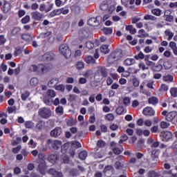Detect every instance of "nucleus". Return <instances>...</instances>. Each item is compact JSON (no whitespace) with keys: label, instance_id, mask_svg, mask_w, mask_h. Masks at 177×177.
<instances>
[{"label":"nucleus","instance_id":"obj_12","mask_svg":"<svg viewBox=\"0 0 177 177\" xmlns=\"http://www.w3.org/2000/svg\"><path fill=\"white\" fill-rule=\"evenodd\" d=\"M174 33L171 32V30L167 29L165 31V35L164 37L168 40V41H171L172 39V38H174Z\"/></svg>","mask_w":177,"mask_h":177},{"label":"nucleus","instance_id":"obj_1","mask_svg":"<svg viewBox=\"0 0 177 177\" xmlns=\"http://www.w3.org/2000/svg\"><path fill=\"white\" fill-rule=\"evenodd\" d=\"M46 145H47L48 146L51 145V147L53 148L54 150H59L61 147V151L64 154L66 153V150H67L66 145H64L62 146V142L60 141V140H51V139H48L46 142Z\"/></svg>","mask_w":177,"mask_h":177},{"label":"nucleus","instance_id":"obj_48","mask_svg":"<svg viewBox=\"0 0 177 177\" xmlns=\"http://www.w3.org/2000/svg\"><path fill=\"white\" fill-rule=\"evenodd\" d=\"M123 104L128 106L130 105L131 104V98L128 97H125L123 98Z\"/></svg>","mask_w":177,"mask_h":177},{"label":"nucleus","instance_id":"obj_34","mask_svg":"<svg viewBox=\"0 0 177 177\" xmlns=\"http://www.w3.org/2000/svg\"><path fill=\"white\" fill-rule=\"evenodd\" d=\"M169 10H166L165 12V16L166 17L165 20H166V21L171 22L172 20H174V16L169 15Z\"/></svg>","mask_w":177,"mask_h":177},{"label":"nucleus","instance_id":"obj_39","mask_svg":"<svg viewBox=\"0 0 177 177\" xmlns=\"http://www.w3.org/2000/svg\"><path fill=\"white\" fill-rule=\"evenodd\" d=\"M115 112L118 115H123V113L126 112V109L123 106H119L116 109Z\"/></svg>","mask_w":177,"mask_h":177},{"label":"nucleus","instance_id":"obj_47","mask_svg":"<svg viewBox=\"0 0 177 177\" xmlns=\"http://www.w3.org/2000/svg\"><path fill=\"white\" fill-rule=\"evenodd\" d=\"M25 127L29 129H31L34 127V123L31 121H27L25 123Z\"/></svg>","mask_w":177,"mask_h":177},{"label":"nucleus","instance_id":"obj_61","mask_svg":"<svg viewBox=\"0 0 177 177\" xmlns=\"http://www.w3.org/2000/svg\"><path fill=\"white\" fill-rule=\"evenodd\" d=\"M76 124L75 120L73 119H70L67 122V126L68 127H73Z\"/></svg>","mask_w":177,"mask_h":177},{"label":"nucleus","instance_id":"obj_4","mask_svg":"<svg viewBox=\"0 0 177 177\" xmlns=\"http://www.w3.org/2000/svg\"><path fill=\"white\" fill-rule=\"evenodd\" d=\"M59 52L63 55L65 58L68 59L71 57V50H70L68 46L66 44H62L59 46Z\"/></svg>","mask_w":177,"mask_h":177},{"label":"nucleus","instance_id":"obj_10","mask_svg":"<svg viewBox=\"0 0 177 177\" xmlns=\"http://www.w3.org/2000/svg\"><path fill=\"white\" fill-rule=\"evenodd\" d=\"M176 116H177V113L176 111H171L168 113V114H167V115L165 116V120L169 122H171L172 121H174L175 117Z\"/></svg>","mask_w":177,"mask_h":177},{"label":"nucleus","instance_id":"obj_35","mask_svg":"<svg viewBox=\"0 0 177 177\" xmlns=\"http://www.w3.org/2000/svg\"><path fill=\"white\" fill-rule=\"evenodd\" d=\"M22 39L25 40L26 42H30L32 40V37L28 34H23L21 35Z\"/></svg>","mask_w":177,"mask_h":177},{"label":"nucleus","instance_id":"obj_62","mask_svg":"<svg viewBox=\"0 0 177 177\" xmlns=\"http://www.w3.org/2000/svg\"><path fill=\"white\" fill-rule=\"evenodd\" d=\"M44 127V122L43 121L39 122L37 125H36V129H42Z\"/></svg>","mask_w":177,"mask_h":177},{"label":"nucleus","instance_id":"obj_45","mask_svg":"<svg viewBox=\"0 0 177 177\" xmlns=\"http://www.w3.org/2000/svg\"><path fill=\"white\" fill-rule=\"evenodd\" d=\"M21 32V28H14L11 32V35L12 36H17L19 32Z\"/></svg>","mask_w":177,"mask_h":177},{"label":"nucleus","instance_id":"obj_30","mask_svg":"<svg viewBox=\"0 0 177 177\" xmlns=\"http://www.w3.org/2000/svg\"><path fill=\"white\" fill-rule=\"evenodd\" d=\"M100 50L104 55H106L110 52L108 45H102L101 48H100Z\"/></svg>","mask_w":177,"mask_h":177},{"label":"nucleus","instance_id":"obj_41","mask_svg":"<svg viewBox=\"0 0 177 177\" xmlns=\"http://www.w3.org/2000/svg\"><path fill=\"white\" fill-rule=\"evenodd\" d=\"M102 32L106 35H111L113 34V28H104L102 29Z\"/></svg>","mask_w":177,"mask_h":177},{"label":"nucleus","instance_id":"obj_23","mask_svg":"<svg viewBox=\"0 0 177 177\" xmlns=\"http://www.w3.org/2000/svg\"><path fill=\"white\" fill-rule=\"evenodd\" d=\"M136 63V59L133 58H127L124 60V65L127 66H129Z\"/></svg>","mask_w":177,"mask_h":177},{"label":"nucleus","instance_id":"obj_42","mask_svg":"<svg viewBox=\"0 0 177 177\" xmlns=\"http://www.w3.org/2000/svg\"><path fill=\"white\" fill-rule=\"evenodd\" d=\"M87 156L88 153H86V151H83L79 153V158L82 160H85Z\"/></svg>","mask_w":177,"mask_h":177},{"label":"nucleus","instance_id":"obj_37","mask_svg":"<svg viewBox=\"0 0 177 177\" xmlns=\"http://www.w3.org/2000/svg\"><path fill=\"white\" fill-rule=\"evenodd\" d=\"M61 162L64 164H68L69 162V158L67 155H62L61 156Z\"/></svg>","mask_w":177,"mask_h":177},{"label":"nucleus","instance_id":"obj_3","mask_svg":"<svg viewBox=\"0 0 177 177\" xmlns=\"http://www.w3.org/2000/svg\"><path fill=\"white\" fill-rule=\"evenodd\" d=\"M121 57H122V52H121V50L113 51L111 55L109 56L108 62H109V64H113V62L120 60Z\"/></svg>","mask_w":177,"mask_h":177},{"label":"nucleus","instance_id":"obj_8","mask_svg":"<svg viewBox=\"0 0 177 177\" xmlns=\"http://www.w3.org/2000/svg\"><path fill=\"white\" fill-rule=\"evenodd\" d=\"M102 21V17L97 16L96 18H90L88 21H87V25L90 26L96 27L99 25L100 22Z\"/></svg>","mask_w":177,"mask_h":177},{"label":"nucleus","instance_id":"obj_20","mask_svg":"<svg viewBox=\"0 0 177 177\" xmlns=\"http://www.w3.org/2000/svg\"><path fill=\"white\" fill-rule=\"evenodd\" d=\"M59 82V79L57 77H53L48 82V87H54Z\"/></svg>","mask_w":177,"mask_h":177},{"label":"nucleus","instance_id":"obj_15","mask_svg":"<svg viewBox=\"0 0 177 177\" xmlns=\"http://www.w3.org/2000/svg\"><path fill=\"white\" fill-rule=\"evenodd\" d=\"M79 37L80 41H83L88 37V32L86 30H80Z\"/></svg>","mask_w":177,"mask_h":177},{"label":"nucleus","instance_id":"obj_49","mask_svg":"<svg viewBox=\"0 0 177 177\" xmlns=\"http://www.w3.org/2000/svg\"><path fill=\"white\" fill-rule=\"evenodd\" d=\"M170 94H171L173 97H177V88H170Z\"/></svg>","mask_w":177,"mask_h":177},{"label":"nucleus","instance_id":"obj_27","mask_svg":"<svg viewBox=\"0 0 177 177\" xmlns=\"http://www.w3.org/2000/svg\"><path fill=\"white\" fill-rule=\"evenodd\" d=\"M125 30L130 32L131 35H135L137 32L136 28H133L132 25H127L125 26Z\"/></svg>","mask_w":177,"mask_h":177},{"label":"nucleus","instance_id":"obj_51","mask_svg":"<svg viewBox=\"0 0 177 177\" xmlns=\"http://www.w3.org/2000/svg\"><path fill=\"white\" fill-rule=\"evenodd\" d=\"M115 9L116 8H115V6L113 4L110 5L107 9L109 14L112 15Z\"/></svg>","mask_w":177,"mask_h":177},{"label":"nucleus","instance_id":"obj_38","mask_svg":"<svg viewBox=\"0 0 177 177\" xmlns=\"http://www.w3.org/2000/svg\"><path fill=\"white\" fill-rule=\"evenodd\" d=\"M170 125L171 124L165 121H162L160 123V128H162V129H167L168 127H169Z\"/></svg>","mask_w":177,"mask_h":177},{"label":"nucleus","instance_id":"obj_58","mask_svg":"<svg viewBox=\"0 0 177 177\" xmlns=\"http://www.w3.org/2000/svg\"><path fill=\"white\" fill-rule=\"evenodd\" d=\"M115 118V116L113 113H108L106 115V119L109 121H113Z\"/></svg>","mask_w":177,"mask_h":177},{"label":"nucleus","instance_id":"obj_36","mask_svg":"<svg viewBox=\"0 0 177 177\" xmlns=\"http://www.w3.org/2000/svg\"><path fill=\"white\" fill-rule=\"evenodd\" d=\"M44 55H46V57H47L48 61H53L55 58V55L53 53H46Z\"/></svg>","mask_w":177,"mask_h":177},{"label":"nucleus","instance_id":"obj_63","mask_svg":"<svg viewBox=\"0 0 177 177\" xmlns=\"http://www.w3.org/2000/svg\"><path fill=\"white\" fill-rule=\"evenodd\" d=\"M51 35V32L48 31L47 32H44V33H41V37L42 38H46L48 37Z\"/></svg>","mask_w":177,"mask_h":177},{"label":"nucleus","instance_id":"obj_26","mask_svg":"<svg viewBox=\"0 0 177 177\" xmlns=\"http://www.w3.org/2000/svg\"><path fill=\"white\" fill-rule=\"evenodd\" d=\"M136 0H121V3L125 8H127L129 5H133Z\"/></svg>","mask_w":177,"mask_h":177},{"label":"nucleus","instance_id":"obj_44","mask_svg":"<svg viewBox=\"0 0 177 177\" xmlns=\"http://www.w3.org/2000/svg\"><path fill=\"white\" fill-rule=\"evenodd\" d=\"M21 142V138H19V137H17L15 138V140H13L12 141V145L13 147H15L16 145L20 144Z\"/></svg>","mask_w":177,"mask_h":177},{"label":"nucleus","instance_id":"obj_16","mask_svg":"<svg viewBox=\"0 0 177 177\" xmlns=\"http://www.w3.org/2000/svg\"><path fill=\"white\" fill-rule=\"evenodd\" d=\"M32 17L33 19L36 21H40L41 19H43V15L39 12H35L31 13Z\"/></svg>","mask_w":177,"mask_h":177},{"label":"nucleus","instance_id":"obj_59","mask_svg":"<svg viewBox=\"0 0 177 177\" xmlns=\"http://www.w3.org/2000/svg\"><path fill=\"white\" fill-rule=\"evenodd\" d=\"M104 172L107 173V172H113V167L111 165H108L104 168Z\"/></svg>","mask_w":177,"mask_h":177},{"label":"nucleus","instance_id":"obj_29","mask_svg":"<svg viewBox=\"0 0 177 177\" xmlns=\"http://www.w3.org/2000/svg\"><path fill=\"white\" fill-rule=\"evenodd\" d=\"M75 67H76L77 71H82L83 68H84V63L82 61L77 62L75 64Z\"/></svg>","mask_w":177,"mask_h":177},{"label":"nucleus","instance_id":"obj_14","mask_svg":"<svg viewBox=\"0 0 177 177\" xmlns=\"http://www.w3.org/2000/svg\"><path fill=\"white\" fill-rule=\"evenodd\" d=\"M48 174L52 175L53 177H63V174L62 172L55 170L54 169H50L48 170Z\"/></svg>","mask_w":177,"mask_h":177},{"label":"nucleus","instance_id":"obj_56","mask_svg":"<svg viewBox=\"0 0 177 177\" xmlns=\"http://www.w3.org/2000/svg\"><path fill=\"white\" fill-rule=\"evenodd\" d=\"M109 6H110V5H109L106 3H102L101 4V6H100V8H101V10L104 11V10H106L109 8Z\"/></svg>","mask_w":177,"mask_h":177},{"label":"nucleus","instance_id":"obj_31","mask_svg":"<svg viewBox=\"0 0 177 177\" xmlns=\"http://www.w3.org/2000/svg\"><path fill=\"white\" fill-rule=\"evenodd\" d=\"M151 12H152V14L154 16L160 17L162 15V10H161L159 8H153V9H152V10H151Z\"/></svg>","mask_w":177,"mask_h":177},{"label":"nucleus","instance_id":"obj_11","mask_svg":"<svg viewBox=\"0 0 177 177\" xmlns=\"http://www.w3.org/2000/svg\"><path fill=\"white\" fill-rule=\"evenodd\" d=\"M62 134V128L57 127L53 129L50 132V136L53 138H57Z\"/></svg>","mask_w":177,"mask_h":177},{"label":"nucleus","instance_id":"obj_2","mask_svg":"<svg viewBox=\"0 0 177 177\" xmlns=\"http://www.w3.org/2000/svg\"><path fill=\"white\" fill-rule=\"evenodd\" d=\"M30 71L37 73L38 75H43L49 71V68H48V66L44 64H39L37 66L31 65L30 66Z\"/></svg>","mask_w":177,"mask_h":177},{"label":"nucleus","instance_id":"obj_55","mask_svg":"<svg viewBox=\"0 0 177 177\" xmlns=\"http://www.w3.org/2000/svg\"><path fill=\"white\" fill-rule=\"evenodd\" d=\"M29 96H30V92L29 91H26V92L22 93L21 99H22V100L25 101L26 100H27V98Z\"/></svg>","mask_w":177,"mask_h":177},{"label":"nucleus","instance_id":"obj_33","mask_svg":"<svg viewBox=\"0 0 177 177\" xmlns=\"http://www.w3.org/2000/svg\"><path fill=\"white\" fill-rule=\"evenodd\" d=\"M46 95L48 97H51V98L56 97V93L53 89L48 90L47 92L46 93Z\"/></svg>","mask_w":177,"mask_h":177},{"label":"nucleus","instance_id":"obj_60","mask_svg":"<svg viewBox=\"0 0 177 177\" xmlns=\"http://www.w3.org/2000/svg\"><path fill=\"white\" fill-rule=\"evenodd\" d=\"M55 90L64 92L65 91V86L63 84H59L55 86Z\"/></svg>","mask_w":177,"mask_h":177},{"label":"nucleus","instance_id":"obj_17","mask_svg":"<svg viewBox=\"0 0 177 177\" xmlns=\"http://www.w3.org/2000/svg\"><path fill=\"white\" fill-rule=\"evenodd\" d=\"M84 61H85V62L87 64H95V60L94 59V57H93L91 55H87L86 56V57L84 59Z\"/></svg>","mask_w":177,"mask_h":177},{"label":"nucleus","instance_id":"obj_22","mask_svg":"<svg viewBox=\"0 0 177 177\" xmlns=\"http://www.w3.org/2000/svg\"><path fill=\"white\" fill-rule=\"evenodd\" d=\"M39 169H40L41 174H45V171L46 170V164L44 160H42L41 163L39 165Z\"/></svg>","mask_w":177,"mask_h":177},{"label":"nucleus","instance_id":"obj_28","mask_svg":"<svg viewBox=\"0 0 177 177\" xmlns=\"http://www.w3.org/2000/svg\"><path fill=\"white\" fill-rule=\"evenodd\" d=\"M158 98L157 97L152 96L149 99H148V104H158Z\"/></svg>","mask_w":177,"mask_h":177},{"label":"nucleus","instance_id":"obj_18","mask_svg":"<svg viewBox=\"0 0 177 177\" xmlns=\"http://www.w3.org/2000/svg\"><path fill=\"white\" fill-rule=\"evenodd\" d=\"M48 160L50 161V162H51V164L54 165V164L57 163V162H59V158H57V155L51 154V155L48 156Z\"/></svg>","mask_w":177,"mask_h":177},{"label":"nucleus","instance_id":"obj_52","mask_svg":"<svg viewBox=\"0 0 177 177\" xmlns=\"http://www.w3.org/2000/svg\"><path fill=\"white\" fill-rule=\"evenodd\" d=\"M30 15H26L25 17L22 18L21 22L24 24H27L28 22H30Z\"/></svg>","mask_w":177,"mask_h":177},{"label":"nucleus","instance_id":"obj_25","mask_svg":"<svg viewBox=\"0 0 177 177\" xmlns=\"http://www.w3.org/2000/svg\"><path fill=\"white\" fill-rule=\"evenodd\" d=\"M138 37H140V38H145V37H148L149 36V34L146 32V31L143 29L138 30Z\"/></svg>","mask_w":177,"mask_h":177},{"label":"nucleus","instance_id":"obj_40","mask_svg":"<svg viewBox=\"0 0 177 177\" xmlns=\"http://www.w3.org/2000/svg\"><path fill=\"white\" fill-rule=\"evenodd\" d=\"M55 113H57V114L59 115H63L64 108L62 106H58L57 108H55Z\"/></svg>","mask_w":177,"mask_h":177},{"label":"nucleus","instance_id":"obj_57","mask_svg":"<svg viewBox=\"0 0 177 177\" xmlns=\"http://www.w3.org/2000/svg\"><path fill=\"white\" fill-rule=\"evenodd\" d=\"M94 43H92L91 41H86V47L88 49L91 50L93 48H94Z\"/></svg>","mask_w":177,"mask_h":177},{"label":"nucleus","instance_id":"obj_5","mask_svg":"<svg viewBox=\"0 0 177 177\" xmlns=\"http://www.w3.org/2000/svg\"><path fill=\"white\" fill-rule=\"evenodd\" d=\"M39 115L44 119L49 118L53 113L49 108H41L38 111Z\"/></svg>","mask_w":177,"mask_h":177},{"label":"nucleus","instance_id":"obj_13","mask_svg":"<svg viewBox=\"0 0 177 177\" xmlns=\"http://www.w3.org/2000/svg\"><path fill=\"white\" fill-rule=\"evenodd\" d=\"M172 133L169 131H165L162 133V141L163 142H168L169 140L172 139Z\"/></svg>","mask_w":177,"mask_h":177},{"label":"nucleus","instance_id":"obj_46","mask_svg":"<svg viewBox=\"0 0 177 177\" xmlns=\"http://www.w3.org/2000/svg\"><path fill=\"white\" fill-rule=\"evenodd\" d=\"M169 90V86L166 85L165 84H162L160 85V91H165V92H167Z\"/></svg>","mask_w":177,"mask_h":177},{"label":"nucleus","instance_id":"obj_19","mask_svg":"<svg viewBox=\"0 0 177 177\" xmlns=\"http://www.w3.org/2000/svg\"><path fill=\"white\" fill-rule=\"evenodd\" d=\"M11 10V4L8 1H5L3 5L2 10L4 13H7Z\"/></svg>","mask_w":177,"mask_h":177},{"label":"nucleus","instance_id":"obj_32","mask_svg":"<svg viewBox=\"0 0 177 177\" xmlns=\"http://www.w3.org/2000/svg\"><path fill=\"white\" fill-rule=\"evenodd\" d=\"M62 14V10L58 9L52 11L50 14V17H55V16L60 15Z\"/></svg>","mask_w":177,"mask_h":177},{"label":"nucleus","instance_id":"obj_21","mask_svg":"<svg viewBox=\"0 0 177 177\" xmlns=\"http://www.w3.org/2000/svg\"><path fill=\"white\" fill-rule=\"evenodd\" d=\"M39 83V80L37 77H32L29 81V85L31 87H36Z\"/></svg>","mask_w":177,"mask_h":177},{"label":"nucleus","instance_id":"obj_7","mask_svg":"<svg viewBox=\"0 0 177 177\" xmlns=\"http://www.w3.org/2000/svg\"><path fill=\"white\" fill-rule=\"evenodd\" d=\"M99 77V79H102L103 77H107L106 68L103 66H99L95 73V77Z\"/></svg>","mask_w":177,"mask_h":177},{"label":"nucleus","instance_id":"obj_43","mask_svg":"<svg viewBox=\"0 0 177 177\" xmlns=\"http://www.w3.org/2000/svg\"><path fill=\"white\" fill-rule=\"evenodd\" d=\"M163 67H165V70H169L172 67V64L169 61H166L163 63Z\"/></svg>","mask_w":177,"mask_h":177},{"label":"nucleus","instance_id":"obj_64","mask_svg":"<svg viewBox=\"0 0 177 177\" xmlns=\"http://www.w3.org/2000/svg\"><path fill=\"white\" fill-rule=\"evenodd\" d=\"M45 104L50 105L51 104V100L50 98H48L47 97H45L43 100Z\"/></svg>","mask_w":177,"mask_h":177},{"label":"nucleus","instance_id":"obj_6","mask_svg":"<svg viewBox=\"0 0 177 177\" xmlns=\"http://www.w3.org/2000/svg\"><path fill=\"white\" fill-rule=\"evenodd\" d=\"M111 147L113 149V152L117 155L120 154L123 151L122 145L118 144V142H111Z\"/></svg>","mask_w":177,"mask_h":177},{"label":"nucleus","instance_id":"obj_9","mask_svg":"<svg viewBox=\"0 0 177 177\" xmlns=\"http://www.w3.org/2000/svg\"><path fill=\"white\" fill-rule=\"evenodd\" d=\"M142 113L146 116H153L155 115V111L153 108L147 106L143 109Z\"/></svg>","mask_w":177,"mask_h":177},{"label":"nucleus","instance_id":"obj_24","mask_svg":"<svg viewBox=\"0 0 177 177\" xmlns=\"http://www.w3.org/2000/svg\"><path fill=\"white\" fill-rule=\"evenodd\" d=\"M162 80L165 82H168V83L172 82L174 81V76L168 74L167 75L163 76Z\"/></svg>","mask_w":177,"mask_h":177},{"label":"nucleus","instance_id":"obj_54","mask_svg":"<svg viewBox=\"0 0 177 177\" xmlns=\"http://www.w3.org/2000/svg\"><path fill=\"white\" fill-rule=\"evenodd\" d=\"M16 110H17V108L16 106H9L7 108V111L9 114H12L13 112H15Z\"/></svg>","mask_w":177,"mask_h":177},{"label":"nucleus","instance_id":"obj_53","mask_svg":"<svg viewBox=\"0 0 177 177\" xmlns=\"http://www.w3.org/2000/svg\"><path fill=\"white\" fill-rule=\"evenodd\" d=\"M148 177H159V174L155 171H151L148 172Z\"/></svg>","mask_w":177,"mask_h":177},{"label":"nucleus","instance_id":"obj_50","mask_svg":"<svg viewBox=\"0 0 177 177\" xmlns=\"http://www.w3.org/2000/svg\"><path fill=\"white\" fill-rule=\"evenodd\" d=\"M93 71L89 70L86 71V73L83 74V76L85 77V78H88L93 75Z\"/></svg>","mask_w":177,"mask_h":177}]
</instances>
